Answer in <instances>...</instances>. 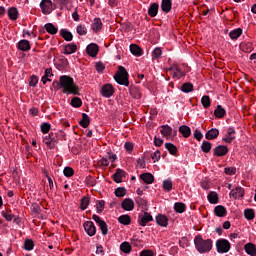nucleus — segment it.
I'll return each instance as SVG.
<instances>
[{"label":"nucleus","mask_w":256,"mask_h":256,"mask_svg":"<svg viewBox=\"0 0 256 256\" xmlns=\"http://www.w3.org/2000/svg\"><path fill=\"white\" fill-rule=\"evenodd\" d=\"M58 89H62V93H70L71 95H78L79 88L75 85V81L71 76H60Z\"/></svg>","instance_id":"f257e3e1"},{"label":"nucleus","mask_w":256,"mask_h":256,"mask_svg":"<svg viewBox=\"0 0 256 256\" xmlns=\"http://www.w3.org/2000/svg\"><path fill=\"white\" fill-rule=\"evenodd\" d=\"M194 245L198 253H209L211 249H213V240L211 239H203L202 235H197L194 238Z\"/></svg>","instance_id":"f03ea898"},{"label":"nucleus","mask_w":256,"mask_h":256,"mask_svg":"<svg viewBox=\"0 0 256 256\" xmlns=\"http://www.w3.org/2000/svg\"><path fill=\"white\" fill-rule=\"evenodd\" d=\"M116 83L129 87V73L123 66H119L117 73L114 75Z\"/></svg>","instance_id":"7ed1b4c3"},{"label":"nucleus","mask_w":256,"mask_h":256,"mask_svg":"<svg viewBox=\"0 0 256 256\" xmlns=\"http://www.w3.org/2000/svg\"><path fill=\"white\" fill-rule=\"evenodd\" d=\"M216 249L218 253H229L231 251V243L226 239L216 241Z\"/></svg>","instance_id":"20e7f679"},{"label":"nucleus","mask_w":256,"mask_h":256,"mask_svg":"<svg viewBox=\"0 0 256 256\" xmlns=\"http://www.w3.org/2000/svg\"><path fill=\"white\" fill-rule=\"evenodd\" d=\"M41 11L44 15H49L55 10L53 2L51 0H42L40 3Z\"/></svg>","instance_id":"39448f33"},{"label":"nucleus","mask_w":256,"mask_h":256,"mask_svg":"<svg viewBox=\"0 0 256 256\" xmlns=\"http://www.w3.org/2000/svg\"><path fill=\"white\" fill-rule=\"evenodd\" d=\"M84 231L89 235V237L95 236L97 233V228L95 227V223L92 221H86L83 225Z\"/></svg>","instance_id":"423d86ee"},{"label":"nucleus","mask_w":256,"mask_h":256,"mask_svg":"<svg viewBox=\"0 0 256 256\" xmlns=\"http://www.w3.org/2000/svg\"><path fill=\"white\" fill-rule=\"evenodd\" d=\"M115 93V88H113V85L111 84H104L101 88V95L102 97H113Z\"/></svg>","instance_id":"0eeeda50"},{"label":"nucleus","mask_w":256,"mask_h":256,"mask_svg":"<svg viewBox=\"0 0 256 256\" xmlns=\"http://www.w3.org/2000/svg\"><path fill=\"white\" fill-rule=\"evenodd\" d=\"M168 71L170 72V75H172L173 79H176V81L181 79V77H185V73H183L177 65L172 66Z\"/></svg>","instance_id":"6e6552de"},{"label":"nucleus","mask_w":256,"mask_h":256,"mask_svg":"<svg viewBox=\"0 0 256 256\" xmlns=\"http://www.w3.org/2000/svg\"><path fill=\"white\" fill-rule=\"evenodd\" d=\"M121 207L124 211H133L135 209V202L131 198H125L121 203Z\"/></svg>","instance_id":"1a4fd4ad"},{"label":"nucleus","mask_w":256,"mask_h":256,"mask_svg":"<svg viewBox=\"0 0 256 256\" xmlns=\"http://www.w3.org/2000/svg\"><path fill=\"white\" fill-rule=\"evenodd\" d=\"M229 153V148L225 145L216 146L214 149L215 157H225Z\"/></svg>","instance_id":"9d476101"},{"label":"nucleus","mask_w":256,"mask_h":256,"mask_svg":"<svg viewBox=\"0 0 256 256\" xmlns=\"http://www.w3.org/2000/svg\"><path fill=\"white\" fill-rule=\"evenodd\" d=\"M43 143H45L48 149H55V145H57V140L52 138L50 134L44 136Z\"/></svg>","instance_id":"9b49d317"},{"label":"nucleus","mask_w":256,"mask_h":256,"mask_svg":"<svg viewBox=\"0 0 256 256\" xmlns=\"http://www.w3.org/2000/svg\"><path fill=\"white\" fill-rule=\"evenodd\" d=\"M245 195V190L241 187H236L230 191V197L234 199H241Z\"/></svg>","instance_id":"f8f14e48"},{"label":"nucleus","mask_w":256,"mask_h":256,"mask_svg":"<svg viewBox=\"0 0 256 256\" xmlns=\"http://www.w3.org/2000/svg\"><path fill=\"white\" fill-rule=\"evenodd\" d=\"M91 29L94 31V33H99L101 29H103V22L101 21V18H94Z\"/></svg>","instance_id":"ddd939ff"},{"label":"nucleus","mask_w":256,"mask_h":256,"mask_svg":"<svg viewBox=\"0 0 256 256\" xmlns=\"http://www.w3.org/2000/svg\"><path fill=\"white\" fill-rule=\"evenodd\" d=\"M151 221H153V216H151V214L148 212H145L142 216L139 217V224L141 227H145V225Z\"/></svg>","instance_id":"4468645a"},{"label":"nucleus","mask_w":256,"mask_h":256,"mask_svg":"<svg viewBox=\"0 0 256 256\" xmlns=\"http://www.w3.org/2000/svg\"><path fill=\"white\" fill-rule=\"evenodd\" d=\"M86 51L90 57H97L99 46L97 44H90L87 46Z\"/></svg>","instance_id":"2eb2a0df"},{"label":"nucleus","mask_w":256,"mask_h":256,"mask_svg":"<svg viewBox=\"0 0 256 256\" xmlns=\"http://www.w3.org/2000/svg\"><path fill=\"white\" fill-rule=\"evenodd\" d=\"M235 133V129L229 128L227 130L226 136L222 139V141H224V143H233L235 139Z\"/></svg>","instance_id":"dca6fc26"},{"label":"nucleus","mask_w":256,"mask_h":256,"mask_svg":"<svg viewBox=\"0 0 256 256\" xmlns=\"http://www.w3.org/2000/svg\"><path fill=\"white\" fill-rule=\"evenodd\" d=\"M156 222L160 227H167L169 225V218L163 214L156 216Z\"/></svg>","instance_id":"f3484780"},{"label":"nucleus","mask_w":256,"mask_h":256,"mask_svg":"<svg viewBox=\"0 0 256 256\" xmlns=\"http://www.w3.org/2000/svg\"><path fill=\"white\" fill-rule=\"evenodd\" d=\"M125 171L121 170V169H117L115 174L113 175V179L115 181V183H122L123 179H125Z\"/></svg>","instance_id":"a211bd4d"},{"label":"nucleus","mask_w":256,"mask_h":256,"mask_svg":"<svg viewBox=\"0 0 256 256\" xmlns=\"http://www.w3.org/2000/svg\"><path fill=\"white\" fill-rule=\"evenodd\" d=\"M244 250L247 253V255L250 256H256V245L253 243H247L244 245Z\"/></svg>","instance_id":"6ab92c4d"},{"label":"nucleus","mask_w":256,"mask_h":256,"mask_svg":"<svg viewBox=\"0 0 256 256\" xmlns=\"http://www.w3.org/2000/svg\"><path fill=\"white\" fill-rule=\"evenodd\" d=\"M8 17L10 21H17L19 19V10L15 7H11L8 9Z\"/></svg>","instance_id":"aec40b11"},{"label":"nucleus","mask_w":256,"mask_h":256,"mask_svg":"<svg viewBox=\"0 0 256 256\" xmlns=\"http://www.w3.org/2000/svg\"><path fill=\"white\" fill-rule=\"evenodd\" d=\"M18 49L20 51H31V43L28 40H20L18 42Z\"/></svg>","instance_id":"412c9836"},{"label":"nucleus","mask_w":256,"mask_h":256,"mask_svg":"<svg viewBox=\"0 0 256 256\" xmlns=\"http://www.w3.org/2000/svg\"><path fill=\"white\" fill-rule=\"evenodd\" d=\"M214 214L216 217H225L227 215V209L223 205H218L214 208Z\"/></svg>","instance_id":"4be33fe9"},{"label":"nucleus","mask_w":256,"mask_h":256,"mask_svg":"<svg viewBox=\"0 0 256 256\" xmlns=\"http://www.w3.org/2000/svg\"><path fill=\"white\" fill-rule=\"evenodd\" d=\"M140 179L146 183V185H151L155 181V177L151 173H143L140 175Z\"/></svg>","instance_id":"5701e85b"},{"label":"nucleus","mask_w":256,"mask_h":256,"mask_svg":"<svg viewBox=\"0 0 256 256\" xmlns=\"http://www.w3.org/2000/svg\"><path fill=\"white\" fill-rule=\"evenodd\" d=\"M205 137L209 141L217 139V137H219V130L217 128H212L205 134Z\"/></svg>","instance_id":"b1692460"},{"label":"nucleus","mask_w":256,"mask_h":256,"mask_svg":"<svg viewBox=\"0 0 256 256\" xmlns=\"http://www.w3.org/2000/svg\"><path fill=\"white\" fill-rule=\"evenodd\" d=\"M130 52L132 53V55H135L136 57H141L143 55V50L136 44L130 45Z\"/></svg>","instance_id":"393cba45"},{"label":"nucleus","mask_w":256,"mask_h":256,"mask_svg":"<svg viewBox=\"0 0 256 256\" xmlns=\"http://www.w3.org/2000/svg\"><path fill=\"white\" fill-rule=\"evenodd\" d=\"M207 199L212 205H217V203H219V195L215 191L210 192Z\"/></svg>","instance_id":"a878e982"},{"label":"nucleus","mask_w":256,"mask_h":256,"mask_svg":"<svg viewBox=\"0 0 256 256\" xmlns=\"http://www.w3.org/2000/svg\"><path fill=\"white\" fill-rule=\"evenodd\" d=\"M160 133L163 135V137H171V134L173 133V128H171V126L169 125H162Z\"/></svg>","instance_id":"bb28decb"},{"label":"nucleus","mask_w":256,"mask_h":256,"mask_svg":"<svg viewBox=\"0 0 256 256\" xmlns=\"http://www.w3.org/2000/svg\"><path fill=\"white\" fill-rule=\"evenodd\" d=\"M157 13H159V4L153 3L148 9V15L150 17H157Z\"/></svg>","instance_id":"cd10ccee"},{"label":"nucleus","mask_w":256,"mask_h":256,"mask_svg":"<svg viewBox=\"0 0 256 256\" xmlns=\"http://www.w3.org/2000/svg\"><path fill=\"white\" fill-rule=\"evenodd\" d=\"M226 113L227 111H225V109L221 105H218L214 111V115L215 117H217V119H223Z\"/></svg>","instance_id":"c85d7f7f"},{"label":"nucleus","mask_w":256,"mask_h":256,"mask_svg":"<svg viewBox=\"0 0 256 256\" xmlns=\"http://www.w3.org/2000/svg\"><path fill=\"white\" fill-rule=\"evenodd\" d=\"M44 29L50 35H57V31H59V29L57 27H55V25H53L52 23L45 24Z\"/></svg>","instance_id":"c756f323"},{"label":"nucleus","mask_w":256,"mask_h":256,"mask_svg":"<svg viewBox=\"0 0 256 256\" xmlns=\"http://www.w3.org/2000/svg\"><path fill=\"white\" fill-rule=\"evenodd\" d=\"M77 51V45L68 44L64 47V55H73Z\"/></svg>","instance_id":"7c9ffc66"},{"label":"nucleus","mask_w":256,"mask_h":256,"mask_svg":"<svg viewBox=\"0 0 256 256\" xmlns=\"http://www.w3.org/2000/svg\"><path fill=\"white\" fill-rule=\"evenodd\" d=\"M241 35H243V29L241 28L234 29L229 33V37L233 41L237 40V38L240 37Z\"/></svg>","instance_id":"2f4dec72"},{"label":"nucleus","mask_w":256,"mask_h":256,"mask_svg":"<svg viewBox=\"0 0 256 256\" xmlns=\"http://www.w3.org/2000/svg\"><path fill=\"white\" fill-rule=\"evenodd\" d=\"M90 123H91V119L89 118V115H87L86 113H83L82 120L80 121L81 127H83L84 129H87Z\"/></svg>","instance_id":"473e14b6"},{"label":"nucleus","mask_w":256,"mask_h":256,"mask_svg":"<svg viewBox=\"0 0 256 256\" xmlns=\"http://www.w3.org/2000/svg\"><path fill=\"white\" fill-rule=\"evenodd\" d=\"M118 222L121 225H131V216H129L127 214L121 215L118 218Z\"/></svg>","instance_id":"72a5a7b5"},{"label":"nucleus","mask_w":256,"mask_h":256,"mask_svg":"<svg viewBox=\"0 0 256 256\" xmlns=\"http://www.w3.org/2000/svg\"><path fill=\"white\" fill-rule=\"evenodd\" d=\"M244 217L248 221H253V219H255V210H253L251 208L245 209L244 210Z\"/></svg>","instance_id":"f704fd0d"},{"label":"nucleus","mask_w":256,"mask_h":256,"mask_svg":"<svg viewBox=\"0 0 256 256\" xmlns=\"http://www.w3.org/2000/svg\"><path fill=\"white\" fill-rule=\"evenodd\" d=\"M187 206L183 202H176L174 204V210L176 213H185Z\"/></svg>","instance_id":"c9c22d12"},{"label":"nucleus","mask_w":256,"mask_h":256,"mask_svg":"<svg viewBox=\"0 0 256 256\" xmlns=\"http://www.w3.org/2000/svg\"><path fill=\"white\" fill-rule=\"evenodd\" d=\"M171 0H162L161 9L164 13H169L171 11Z\"/></svg>","instance_id":"e433bc0d"},{"label":"nucleus","mask_w":256,"mask_h":256,"mask_svg":"<svg viewBox=\"0 0 256 256\" xmlns=\"http://www.w3.org/2000/svg\"><path fill=\"white\" fill-rule=\"evenodd\" d=\"M180 133L183 135V137L187 138L191 136V128L186 125H182L179 127Z\"/></svg>","instance_id":"4c0bfd02"},{"label":"nucleus","mask_w":256,"mask_h":256,"mask_svg":"<svg viewBox=\"0 0 256 256\" xmlns=\"http://www.w3.org/2000/svg\"><path fill=\"white\" fill-rule=\"evenodd\" d=\"M130 95L134 98V99H141L142 95H141V90H139V88L133 86L130 88Z\"/></svg>","instance_id":"58836bf2"},{"label":"nucleus","mask_w":256,"mask_h":256,"mask_svg":"<svg viewBox=\"0 0 256 256\" xmlns=\"http://www.w3.org/2000/svg\"><path fill=\"white\" fill-rule=\"evenodd\" d=\"M131 244L129 242H123L120 244V251H122V253H126L129 254L131 253Z\"/></svg>","instance_id":"ea45409f"},{"label":"nucleus","mask_w":256,"mask_h":256,"mask_svg":"<svg viewBox=\"0 0 256 256\" xmlns=\"http://www.w3.org/2000/svg\"><path fill=\"white\" fill-rule=\"evenodd\" d=\"M60 35L65 39V41H73V34L67 30H61Z\"/></svg>","instance_id":"a19ab883"},{"label":"nucleus","mask_w":256,"mask_h":256,"mask_svg":"<svg viewBox=\"0 0 256 256\" xmlns=\"http://www.w3.org/2000/svg\"><path fill=\"white\" fill-rule=\"evenodd\" d=\"M165 147L170 155H177V146L173 145V143H166Z\"/></svg>","instance_id":"79ce46f5"},{"label":"nucleus","mask_w":256,"mask_h":256,"mask_svg":"<svg viewBox=\"0 0 256 256\" xmlns=\"http://www.w3.org/2000/svg\"><path fill=\"white\" fill-rule=\"evenodd\" d=\"M35 247V243L31 239H27L24 242V249L25 251H33V248Z\"/></svg>","instance_id":"37998d69"},{"label":"nucleus","mask_w":256,"mask_h":256,"mask_svg":"<svg viewBox=\"0 0 256 256\" xmlns=\"http://www.w3.org/2000/svg\"><path fill=\"white\" fill-rule=\"evenodd\" d=\"M201 103H202V106L204 107V109H209V107H211V98H209V96L205 95L202 97Z\"/></svg>","instance_id":"c03bdc74"},{"label":"nucleus","mask_w":256,"mask_h":256,"mask_svg":"<svg viewBox=\"0 0 256 256\" xmlns=\"http://www.w3.org/2000/svg\"><path fill=\"white\" fill-rule=\"evenodd\" d=\"M181 91H183V93H191V91H193V84L189 82L182 84Z\"/></svg>","instance_id":"a18cd8bd"},{"label":"nucleus","mask_w":256,"mask_h":256,"mask_svg":"<svg viewBox=\"0 0 256 256\" xmlns=\"http://www.w3.org/2000/svg\"><path fill=\"white\" fill-rule=\"evenodd\" d=\"M163 189L164 191H171V189H173V181H171V179L164 180Z\"/></svg>","instance_id":"49530a36"},{"label":"nucleus","mask_w":256,"mask_h":256,"mask_svg":"<svg viewBox=\"0 0 256 256\" xmlns=\"http://www.w3.org/2000/svg\"><path fill=\"white\" fill-rule=\"evenodd\" d=\"M72 107L79 108L83 105V101L79 97H73L71 100Z\"/></svg>","instance_id":"de8ad7c7"},{"label":"nucleus","mask_w":256,"mask_h":256,"mask_svg":"<svg viewBox=\"0 0 256 256\" xmlns=\"http://www.w3.org/2000/svg\"><path fill=\"white\" fill-rule=\"evenodd\" d=\"M163 55V50L160 47H157L152 52V59H160Z\"/></svg>","instance_id":"09e8293b"},{"label":"nucleus","mask_w":256,"mask_h":256,"mask_svg":"<svg viewBox=\"0 0 256 256\" xmlns=\"http://www.w3.org/2000/svg\"><path fill=\"white\" fill-rule=\"evenodd\" d=\"M136 203L141 209H146L147 208V200L145 198L138 197L136 198Z\"/></svg>","instance_id":"8fccbe9b"},{"label":"nucleus","mask_w":256,"mask_h":256,"mask_svg":"<svg viewBox=\"0 0 256 256\" xmlns=\"http://www.w3.org/2000/svg\"><path fill=\"white\" fill-rule=\"evenodd\" d=\"M201 149L203 153H209V151H211V142L204 141L201 145Z\"/></svg>","instance_id":"3c124183"},{"label":"nucleus","mask_w":256,"mask_h":256,"mask_svg":"<svg viewBox=\"0 0 256 256\" xmlns=\"http://www.w3.org/2000/svg\"><path fill=\"white\" fill-rule=\"evenodd\" d=\"M116 197H125L127 195V190L123 187H119L115 190Z\"/></svg>","instance_id":"603ef678"},{"label":"nucleus","mask_w":256,"mask_h":256,"mask_svg":"<svg viewBox=\"0 0 256 256\" xmlns=\"http://www.w3.org/2000/svg\"><path fill=\"white\" fill-rule=\"evenodd\" d=\"M40 129H41L42 133L45 135V134L49 133V131H51V124L44 122L40 126Z\"/></svg>","instance_id":"864d4df0"},{"label":"nucleus","mask_w":256,"mask_h":256,"mask_svg":"<svg viewBox=\"0 0 256 256\" xmlns=\"http://www.w3.org/2000/svg\"><path fill=\"white\" fill-rule=\"evenodd\" d=\"M63 173L65 177H73L75 175V170L71 167H65Z\"/></svg>","instance_id":"5fc2aeb1"},{"label":"nucleus","mask_w":256,"mask_h":256,"mask_svg":"<svg viewBox=\"0 0 256 256\" xmlns=\"http://www.w3.org/2000/svg\"><path fill=\"white\" fill-rule=\"evenodd\" d=\"M87 207H89V198L84 197L81 199L80 209H82V211H85Z\"/></svg>","instance_id":"6e6d98bb"},{"label":"nucleus","mask_w":256,"mask_h":256,"mask_svg":"<svg viewBox=\"0 0 256 256\" xmlns=\"http://www.w3.org/2000/svg\"><path fill=\"white\" fill-rule=\"evenodd\" d=\"M98 226L100 227L102 235H107V233H109V229L107 228V223H105V221L100 223Z\"/></svg>","instance_id":"4d7b16f0"},{"label":"nucleus","mask_w":256,"mask_h":256,"mask_svg":"<svg viewBox=\"0 0 256 256\" xmlns=\"http://www.w3.org/2000/svg\"><path fill=\"white\" fill-rule=\"evenodd\" d=\"M76 31L78 35H87V27H85L84 25L77 26Z\"/></svg>","instance_id":"13d9d810"},{"label":"nucleus","mask_w":256,"mask_h":256,"mask_svg":"<svg viewBox=\"0 0 256 256\" xmlns=\"http://www.w3.org/2000/svg\"><path fill=\"white\" fill-rule=\"evenodd\" d=\"M224 173L226 175H235V173H237V168L236 167H226L224 169Z\"/></svg>","instance_id":"bf43d9fd"},{"label":"nucleus","mask_w":256,"mask_h":256,"mask_svg":"<svg viewBox=\"0 0 256 256\" xmlns=\"http://www.w3.org/2000/svg\"><path fill=\"white\" fill-rule=\"evenodd\" d=\"M37 83H39V78L37 76H31L29 80L30 87H37Z\"/></svg>","instance_id":"052dcab7"},{"label":"nucleus","mask_w":256,"mask_h":256,"mask_svg":"<svg viewBox=\"0 0 256 256\" xmlns=\"http://www.w3.org/2000/svg\"><path fill=\"white\" fill-rule=\"evenodd\" d=\"M96 209L98 211V213H101V211H103V209H105V201L104 200H100L96 203Z\"/></svg>","instance_id":"680f3d73"},{"label":"nucleus","mask_w":256,"mask_h":256,"mask_svg":"<svg viewBox=\"0 0 256 256\" xmlns=\"http://www.w3.org/2000/svg\"><path fill=\"white\" fill-rule=\"evenodd\" d=\"M22 37H29V38L33 37V39H35L37 36L33 31L23 30Z\"/></svg>","instance_id":"e2e57ef3"},{"label":"nucleus","mask_w":256,"mask_h":256,"mask_svg":"<svg viewBox=\"0 0 256 256\" xmlns=\"http://www.w3.org/2000/svg\"><path fill=\"white\" fill-rule=\"evenodd\" d=\"M154 163H156V161H159L161 159V152L159 150H156L152 155H151Z\"/></svg>","instance_id":"0e129e2a"},{"label":"nucleus","mask_w":256,"mask_h":256,"mask_svg":"<svg viewBox=\"0 0 256 256\" xmlns=\"http://www.w3.org/2000/svg\"><path fill=\"white\" fill-rule=\"evenodd\" d=\"M2 217H4L6 221H13V219L15 218V216L9 212H2Z\"/></svg>","instance_id":"69168bd1"},{"label":"nucleus","mask_w":256,"mask_h":256,"mask_svg":"<svg viewBox=\"0 0 256 256\" xmlns=\"http://www.w3.org/2000/svg\"><path fill=\"white\" fill-rule=\"evenodd\" d=\"M95 67L98 73H103V71H105V65L101 62H97Z\"/></svg>","instance_id":"338daca9"},{"label":"nucleus","mask_w":256,"mask_h":256,"mask_svg":"<svg viewBox=\"0 0 256 256\" xmlns=\"http://www.w3.org/2000/svg\"><path fill=\"white\" fill-rule=\"evenodd\" d=\"M140 256H155V252H153V250H143L140 253Z\"/></svg>","instance_id":"774afa93"}]
</instances>
